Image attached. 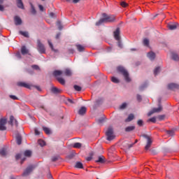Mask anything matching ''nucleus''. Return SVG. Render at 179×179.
<instances>
[{"mask_svg": "<svg viewBox=\"0 0 179 179\" xmlns=\"http://www.w3.org/2000/svg\"><path fill=\"white\" fill-rule=\"evenodd\" d=\"M102 16L103 18H101L98 22H96V26H100V24H103V23H108L115 20V16L114 15H108L106 13H103Z\"/></svg>", "mask_w": 179, "mask_h": 179, "instance_id": "1", "label": "nucleus"}, {"mask_svg": "<svg viewBox=\"0 0 179 179\" xmlns=\"http://www.w3.org/2000/svg\"><path fill=\"white\" fill-rule=\"evenodd\" d=\"M117 71H118V72L122 73V75H123L126 82H130L131 81V78H129V73H128V71L124 67L118 66L117 67Z\"/></svg>", "mask_w": 179, "mask_h": 179, "instance_id": "2", "label": "nucleus"}, {"mask_svg": "<svg viewBox=\"0 0 179 179\" xmlns=\"http://www.w3.org/2000/svg\"><path fill=\"white\" fill-rule=\"evenodd\" d=\"M107 141H113L115 136H114V129L113 127H109L106 132Z\"/></svg>", "mask_w": 179, "mask_h": 179, "instance_id": "3", "label": "nucleus"}, {"mask_svg": "<svg viewBox=\"0 0 179 179\" xmlns=\"http://www.w3.org/2000/svg\"><path fill=\"white\" fill-rule=\"evenodd\" d=\"M38 44V51L40 52V54H45V47H44V45L41 43V41L40 40L37 41Z\"/></svg>", "mask_w": 179, "mask_h": 179, "instance_id": "4", "label": "nucleus"}, {"mask_svg": "<svg viewBox=\"0 0 179 179\" xmlns=\"http://www.w3.org/2000/svg\"><path fill=\"white\" fill-rule=\"evenodd\" d=\"M162 111H163V107L159 104L158 108H152V110L148 113V115L150 117V115L155 114V113H160Z\"/></svg>", "mask_w": 179, "mask_h": 179, "instance_id": "5", "label": "nucleus"}, {"mask_svg": "<svg viewBox=\"0 0 179 179\" xmlns=\"http://www.w3.org/2000/svg\"><path fill=\"white\" fill-rule=\"evenodd\" d=\"M121 31L120 28H117L116 30L113 32L114 38L116 41H120L121 40V36H120Z\"/></svg>", "mask_w": 179, "mask_h": 179, "instance_id": "6", "label": "nucleus"}, {"mask_svg": "<svg viewBox=\"0 0 179 179\" xmlns=\"http://www.w3.org/2000/svg\"><path fill=\"white\" fill-rule=\"evenodd\" d=\"M6 119L1 118L0 119V131H6Z\"/></svg>", "mask_w": 179, "mask_h": 179, "instance_id": "7", "label": "nucleus"}, {"mask_svg": "<svg viewBox=\"0 0 179 179\" xmlns=\"http://www.w3.org/2000/svg\"><path fill=\"white\" fill-rule=\"evenodd\" d=\"M33 170H34V166H28L26 169H25V171H24V173H22V176H24V177H26V176H29V174H30V173H31V171H33Z\"/></svg>", "mask_w": 179, "mask_h": 179, "instance_id": "8", "label": "nucleus"}, {"mask_svg": "<svg viewBox=\"0 0 179 179\" xmlns=\"http://www.w3.org/2000/svg\"><path fill=\"white\" fill-rule=\"evenodd\" d=\"M168 89H169V90H178L179 89V85L176 83H170L168 85Z\"/></svg>", "mask_w": 179, "mask_h": 179, "instance_id": "9", "label": "nucleus"}, {"mask_svg": "<svg viewBox=\"0 0 179 179\" xmlns=\"http://www.w3.org/2000/svg\"><path fill=\"white\" fill-rule=\"evenodd\" d=\"M147 138V144L145 147V150H149V149L150 148V146H152V142H153L152 141V138H150V137L149 136H146Z\"/></svg>", "mask_w": 179, "mask_h": 179, "instance_id": "10", "label": "nucleus"}, {"mask_svg": "<svg viewBox=\"0 0 179 179\" xmlns=\"http://www.w3.org/2000/svg\"><path fill=\"white\" fill-rule=\"evenodd\" d=\"M178 27H179V24L177 22L168 24V28L169 29V30H176V29Z\"/></svg>", "mask_w": 179, "mask_h": 179, "instance_id": "11", "label": "nucleus"}, {"mask_svg": "<svg viewBox=\"0 0 179 179\" xmlns=\"http://www.w3.org/2000/svg\"><path fill=\"white\" fill-rule=\"evenodd\" d=\"M15 139L17 145H22V136L18 132L15 134Z\"/></svg>", "mask_w": 179, "mask_h": 179, "instance_id": "12", "label": "nucleus"}, {"mask_svg": "<svg viewBox=\"0 0 179 179\" xmlns=\"http://www.w3.org/2000/svg\"><path fill=\"white\" fill-rule=\"evenodd\" d=\"M134 145H135V143L129 144V143H128V142H127V141H124V142L122 143V146H123V148H125L126 150L131 149V148H132Z\"/></svg>", "mask_w": 179, "mask_h": 179, "instance_id": "13", "label": "nucleus"}, {"mask_svg": "<svg viewBox=\"0 0 179 179\" xmlns=\"http://www.w3.org/2000/svg\"><path fill=\"white\" fill-rule=\"evenodd\" d=\"M17 85L20 87H26V89H30V85L23 83V82H19L17 83Z\"/></svg>", "mask_w": 179, "mask_h": 179, "instance_id": "14", "label": "nucleus"}, {"mask_svg": "<svg viewBox=\"0 0 179 179\" xmlns=\"http://www.w3.org/2000/svg\"><path fill=\"white\" fill-rule=\"evenodd\" d=\"M14 22H15V24L16 26H19V25L22 24V19L19 16H15L14 17Z\"/></svg>", "mask_w": 179, "mask_h": 179, "instance_id": "15", "label": "nucleus"}, {"mask_svg": "<svg viewBox=\"0 0 179 179\" xmlns=\"http://www.w3.org/2000/svg\"><path fill=\"white\" fill-rule=\"evenodd\" d=\"M96 163H100L101 164H103L106 163V158L104 156H99L98 159L96 160Z\"/></svg>", "mask_w": 179, "mask_h": 179, "instance_id": "16", "label": "nucleus"}, {"mask_svg": "<svg viewBox=\"0 0 179 179\" xmlns=\"http://www.w3.org/2000/svg\"><path fill=\"white\" fill-rule=\"evenodd\" d=\"M147 57L150 59L151 61H153L155 58H156V54L153 52H150L148 53Z\"/></svg>", "mask_w": 179, "mask_h": 179, "instance_id": "17", "label": "nucleus"}, {"mask_svg": "<svg viewBox=\"0 0 179 179\" xmlns=\"http://www.w3.org/2000/svg\"><path fill=\"white\" fill-rule=\"evenodd\" d=\"M15 121V124L16 125V127H17V120H16L15 119V117H13V115H11L10 117V120L8 122V124H10V125H13V122Z\"/></svg>", "mask_w": 179, "mask_h": 179, "instance_id": "18", "label": "nucleus"}, {"mask_svg": "<svg viewBox=\"0 0 179 179\" xmlns=\"http://www.w3.org/2000/svg\"><path fill=\"white\" fill-rule=\"evenodd\" d=\"M135 115L132 113L129 114L127 118L124 120L126 122H131L133 120H134Z\"/></svg>", "mask_w": 179, "mask_h": 179, "instance_id": "19", "label": "nucleus"}, {"mask_svg": "<svg viewBox=\"0 0 179 179\" xmlns=\"http://www.w3.org/2000/svg\"><path fill=\"white\" fill-rule=\"evenodd\" d=\"M21 54L22 55H26L27 54H29V50H27L26 46H22L21 48Z\"/></svg>", "mask_w": 179, "mask_h": 179, "instance_id": "20", "label": "nucleus"}, {"mask_svg": "<svg viewBox=\"0 0 179 179\" xmlns=\"http://www.w3.org/2000/svg\"><path fill=\"white\" fill-rule=\"evenodd\" d=\"M78 114L80 115H85V114H86V107H81L80 109L78 110Z\"/></svg>", "mask_w": 179, "mask_h": 179, "instance_id": "21", "label": "nucleus"}, {"mask_svg": "<svg viewBox=\"0 0 179 179\" xmlns=\"http://www.w3.org/2000/svg\"><path fill=\"white\" fill-rule=\"evenodd\" d=\"M17 6L20 9H24V6L23 5V1L22 0H17Z\"/></svg>", "mask_w": 179, "mask_h": 179, "instance_id": "22", "label": "nucleus"}, {"mask_svg": "<svg viewBox=\"0 0 179 179\" xmlns=\"http://www.w3.org/2000/svg\"><path fill=\"white\" fill-rule=\"evenodd\" d=\"M51 92H52V93H54L55 94H58L60 93L62 91H61V90H59V89H58V88H57V87H52L51 88Z\"/></svg>", "mask_w": 179, "mask_h": 179, "instance_id": "23", "label": "nucleus"}, {"mask_svg": "<svg viewBox=\"0 0 179 179\" xmlns=\"http://www.w3.org/2000/svg\"><path fill=\"white\" fill-rule=\"evenodd\" d=\"M62 73H64V71L59 70H55V71H53V76H55V78H57V76H61Z\"/></svg>", "mask_w": 179, "mask_h": 179, "instance_id": "24", "label": "nucleus"}, {"mask_svg": "<svg viewBox=\"0 0 179 179\" xmlns=\"http://www.w3.org/2000/svg\"><path fill=\"white\" fill-rule=\"evenodd\" d=\"M76 47L79 52H83L85 51V46L82 45H76Z\"/></svg>", "mask_w": 179, "mask_h": 179, "instance_id": "25", "label": "nucleus"}, {"mask_svg": "<svg viewBox=\"0 0 179 179\" xmlns=\"http://www.w3.org/2000/svg\"><path fill=\"white\" fill-rule=\"evenodd\" d=\"M171 58H172V59H173V61H179L178 55L176 52L171 53Z\"/></svg>", "mask_w": 179, "mask_h": 179, "instance_id": "26", "label": "nucleus"}, {"mask_svg": "<svg viewBox=\"0 0 179 179\" xmlns=\"http://www.w3.org/2000/svg\"><path fill=\"white\" fill-rule=\"evenodd\" d=\"M63 73H64L65 76H72V71H71V70L69 69H66L65 71H64Z\"/></svg>", "mask_w": 179, "mask_h": 179, "instance_id": "27", "label": "nucleus"}, {"mask_svg": "<svg viewBox=\"0 0 179 179\" xmlns=\"http://www.w3.org/2000/svg\"><path fill=\"white\" fill-rule=\"evenodd\" d=\"M135 129V126H129L125 128L126 132H131V131H134Z\"/></svg>", "mask_w": 179, "mask_h": 179, "instance_id": "28", "label": "nucleus"}, {"mask_svg": "<svg viewBox=\"0 0 179 179\" xmlns=\"http://www.w3.org/2000/svg\"><path fill=\"white\" fill-rule=\"evenodd\" d=\"M48 43L52 51H54L55 52H58L57 50L54 49V45H52V43H51V41L48 40Z\"/></svg>", "mask_w": 179, "mask_h": 179, "instance_id": "29", "label": "nucleus"}, {"mask_svg": "<svg viewBox=\"0 0 179 179\" xmlns=\"http://www.w3.org/2000/svg\"><path fill=\"white\" fill-rule=\"evenodd\" d=\"M76 102L77 101L76 100L69 99L66 101V104H69L70 106H71V104H76Z\"/></svg>", "mask_w": 179, "mask_h": 179, "instance_id": "30", "label": "nucleus"}, {"mask_svg": "<svg viewBox=\"0 0 179 179\" xmlns=\"http://www.w3.org/2000/svg\"><path fill=\"white\" fill-rule=\"evenodd\" d=\"M76 169H83V164L81 162H76L75 165Z\"/></svg>", "mask_w": 179, "mask_h": 179, "instance_id": "31", "label": "nucleus"}, {"mask_svg": "<svg viewBox=\"0 0 179 179\" xmlns=\"http://www.w3.org/2000/svg\"><path fill=\"white\" fill-rule=\"evenodd\" d=\"M19 33L21 34V36H23L24 37H27V38H29V32L20 31Z\"/></svg>", "mask_w": 179, "mask_h": 179, "instance_id": "32", "label": "nucleus"}, {"mask_svg": "<svg viewBox=\"0 0 179 179\" xmlns=\"http://www.w3.org/2000/svg\"><path fill=\"white\" fill-rule=\"evenodd\" d=\"M30 5H31V13H32V15H36L37 11H36V8H34V6H33V3H30Z\"/></svg>", "mask_w": 179, "mask_h": 179, "instance_id": "33", "label": "nucleus"}, {"mask_svg": "<svg viewBox=\"0 0 179 179\" xmlns=\"http://www.w3.org/2000/svg\"><path fill=\"white\" fill-rule=\"evenodd\" d=\"M0 155L1 156H6L8 155V152H6V150L5 148H2L0 150Z\"/></svg>", "mask_w": 179, "mask_h": 179, "instance_id": "34", "label": "nucleus"}, {"mask_svg": "<svg viewBox=\"0 0 179 179\" xmlns=\"http://www.w3.org/2000/svg\"><path fill=\"white\" fill-rule=\"evenodd\" d=\"M24 155L25 157H30L31 156V150H26L24 152Z\"/></svg>", "mask_w": 179, "mask_h": 179, "instance_id": "35", "label": "nucleus"}, {"mask_svg": "<svg viewBox=\"0 0 179 179\" xmlns=\"http://www.w3.org/2000/svg\"><path fill=\"white\" fill-rule=\"evenodd\" d=\"M43 129L47 135H50V134H51V130H50V129H48V127H43Z\"/></svg>", "mask_w": 179, "mask_h": 179, "instance_id": "36", "label": "nucleus"}, {"mask_svg": "<svg viewBox=\"0 0 179 179\" xmlns=\"http://www.w3.org/2000/svg\"><path fill=\"white\" fill-rule=\"evenodd\" d=\"M73 148H75L76 149H79L80 148H82V143H76L73 144Z\"/></svg>", "mask_w": 179, "mask_h": 179, "instance_id": "37", "label": "nucleus"}, {"mask_svg": "<svg viewBox=\"0 0 179 179\" xmlns=\"http://www.w3.org/2000/svg\"><path fill=\"white\" fill-rule=\"evenodd\" d=\"M57 81L59 82V83H60L61 85H65V80L62 78H57Z\"/></svg>", "mask_w": 179, "mask_h": 179, "instance_id": "38", "label": "nucleus"}, {"mask_svg": "<svg viewBox=\"0 0 179 179\" xmlns=\"http://www.w3.org/2000/svg\"><path fill=\"white\" fill-rule=\"evenodd\" d=\"M143 45H145V47H149V39L144 38L143 41Z\"/></svg>", "mask_w": 179, "mask_h": 179, "instance_id": "39", "label": "nucleus"}, {"mask_svg": "<svg viewBox=\"0 0 179 179\" xmlns=\"http://www.w3.org/2000/svg\"><path fill=\"white\" fill-rule=\"evenodd\" d=\"M38 145H40V146L43 147V146H45V141H44L43 140H38Z\"/></svg>", "mask_w": 179, "mask_h": 179, "instance_id": "40", "label": "nucleus"}, {"mask_svg": "<svg viewBox=\"0 0 179 179\" xmlns=\"http://www.w3.org/2000/svg\"><path fill=\"white\" fill-rule=\"evenodd\" d=\"M174 132H176V129L166 131V133L168 134V135H170V136H173V135H174Z\"/></svg>", "mask_w": 179, "mask_h": 179, "instance_id": "41", "label": "nucleus"}, {"mask_svg": "<svg viewBox=\"0 0 179 179\" xmlns=\"http://www.w3.org/2000/svg\"><path fill=\"white\" fill-rule=\"evenodd\" d=\"M111 80L113 83H120V80L115 77H112Z\"/></svg>", "mask_w": 179, "mask_h": 179, "instance_id": "42", "label": "nucleus"}, {"mask_svg": "<svg viewBox=\"0 0 179 179\" xmlns=\"http://www.w3.org/2000/svg\"><path fill=\"white\" fill-rule=\"evenodd\" d=\"M127 103H123L122 105L120 106V110H124V108H127Z\"/></svg>", "mask_w": 179, "mask_h": 179, "instance_id": "43", "label": "nucleus"}, {"mask_svg": "<svg viewBox=\"0 0 179 179\" xmlns=\"http://www.w3.org/2000/svg\"><path fill=\"white\" fill-rule=\"evenodd\" d=\"M137 125H138V127H143V120H138L137 121Z\"/></svg>", "mask_w": 179, "mask_h": 179, "instance_id": "44", "label": "nucleus"}, {"mask_svg": "<svg viewBox=\"0 0 179 179\" xmlns=\"http://www.w3.org/2000/svg\"><path fill=\"white\" fill-rule=\"evenodd\" d=\"M74 89L76 92H80V90H82V87L78 85H74Z\"/></svg>", "mask_w": 179, "mask_h": 179, "instance_id": "45", "label": "nucleus"}, {"mask_svg": "<svg viewBox=\"0 0 179 179\" xmlns=\"http://www.w3.org/2000/svg\"><path fill=\"white\" fill-rule=\"evenodd\" d=\"M120 6L122 8H127V6H128V3H127L125 1H122L120 2Z\"/></svg>", "mask_w": 179, "mask_h": 179, "instance_id": "46", "label": "nucleus"}, {"mask_svg": "<svg viewBox=\"0 0 179 179\" xmlns=\"http://www.w3.org/2000/svg\"><path fill=\"white\" fill-rule=\"evenodd\" d=\"M159 72H160V67L155 68V69L154 70V74L157 75Z\"/></svg>", "mask_w": 179, "mask_h": 179, "instance_id": "47", "label": "nucleus"}, {"mask_svg": "<svg viewBox=\"0 0 179 179\" xmlns=\"http://www.w3.org/2000/svg\"><path fill=\"white\" fill-rule=\"evenodd\" d=\"M148 122H153L154 124L156 122V117H151L150 118Z\"/></svg>", "mask_w": 179, "mask_h": 179, "instance_id": "48", "label": "nucleus"}, {"mask_svg": "<svg viewBox=\"0 0 179 179\" xmlns=\"http://www.w3.org/2000/svg\"><path fill=\"white\" fill-rule=\"evenodd\" d=\"M98 124H103L104 122V117H100L99 119L97 120Z\"/></svg>", "mask_w": 179, "mask_h": 179, "instance_id": "49", "label": "nucleus"}, {"mask_svg": "<svg viewBox=\"0 0 179 179\" xmlns=\"http://www.w3.org/2000/svg\"><path fill=\"white\" fill-rule=\"evenodd\" d=\"M117 45L119 48H122V43H121V39L117 41Z\"/></svg>", "mask_w": 179, "mask_h": 179, "instance_id": "50", "label": "nucleus"}, {"mask_svg": "<svg viewBox=\"0 0 179 179\" xmlns=\"http://www.w3.org/2000/svg\"><path fill=\"white\" fill-rule=\"evenodd\" d=\"M57 24L59 30H62V25H61V21H57Z\"/></svg>", "mask_w": 179, "mask_h": 179, "instance_id": "51", "label": "nucleus"}, {"mask_svg": "<svg viewBox=\"0 0 179 179\" xmlns=\"http://www.w3.org/2000/svg\"><path fill=\"white\" fill-rule=\"evenodd\" d=\"M164 115H161L158 116L159 120L162 121V120H164Z\"/></svg>", "mask_w": 179, "mask_h": 179, "instance_id": "52", "label": "nucleus"}, {"mask_svg": "<svg viewBox=\"0 0 179 179\" xmlns=\"http://www.w3.org/2000/svg\"><path fill=\"white\" fill-rule=\"evenodd\" d=\"M31 68H33V69H36V71H38V69H40V67H38V66L37 65H32Z\"/></svg>", "mask_w": 179, "mask_h": 179, "instance_id": "53", "label": "nucleus"}, {"mask_svg": "<svg viewBox=\"0 0 179 179\" xmlns=\"http://www.w3.org/2000/svg\"><path fill=\"white\" fill-rule=\"evenodd\" d=\"M20 157H22V155L21 154H17L15 155L16 160H19V159H20Z\"/></svg>", "mask_w": 179, "mask_h": 179, "instance_id": "54", "label": "nucleus"}, {"mask_svg": "<svg viewBox=\"0 0 179 179\" xmlns=\"http://www.w3.org/2000/svg\"><path fill=\"white\" fill-rule=\"evenodd\" d=\"M10 99H12L13 100H17V98L15 95H10Z\"/></svg>", "mask_w": 179, "mask_h": 179, "instance_id": "55", "label": "nucleus"}, {"mask_svg": "<svg viewBox=\"0 0 179 179\" xmlns=\"http://www.w3.org/2000/svg\"><path fill=\"white\" fill-rule=\"evenodd\" d=\"M49 15L50 17H57V15L54 13H50Z\"/></svg>", "mask_w": 179, "mask_h": 179, "instance_id": "56", "label": "nucleus"}, {"mask_svg": "<svg viewBox=\"0 0 179 179\" xmlns=\"http://www.w3.org/2000/svg\"><path fill=\"white\" fill-rule=\"evenodd\" d=\"M16 57L17 58H22V55H20V52H18L16 53Z\"/></svg>", "mask_w": 179, "mask_h": 179, "instance_id": "57", "label": "nucleus"}, {"mask_svg": "<svg viewBox=\"0 0 179 179\" xmlns=\"http://www.w3.org/2000/svg\"><path fill=\"white\" fill-rule=\"evenodd\" d=\"M47 177H48V178H49V179H52V175H51L50 173H49L47 174Z\"/></svg>", "mask_w": 179, "mask_h": 179, "instance_id": "58", "label": "nucleus"}, {"mask_svg": "<svg viewBox=\"0 0 179 179\" xmlns=\"http://www.w3.org/2000/svg\"><path fill=\"white\" fill-rule=\"evenodd\" d=\"M137 100H138V101H141V100H142V96H141V95L138 94V95H137Z\"/></svg>", "mask_w": 179, "mask_h": 179, "instance_id": "59", "label": "nucleus"}, {"mask_svg": "<svg viewBox=\"0 0 179 179\" xmlns=\"http://www.w3.org/2000/svg\"><path fill=\"white\" fill-rule=\"evenodd\" d=\"M57 160H58V157H53L52 158V161H53V162H57Z\"/></svg>", "mask_w": 179, "mask_h": 179, "instance_id": "60", "label": "nucleus"}, {"mask_svg": "<svg viewBox=\"0 0 179 179\" xmlns=\"http://www.w3.org/2000/svg\"><path fill=\"white\" fill-rule=\"evenodd\" d=\"M38 8H39V9H40V10H41V12H43V11L44 10V7H43L41 5H39V6H38Z\"/></svg>", "mask_w": 179, "mask_h": 179, "instance_id": "61", "label": "nucleus"}, {"mask_svg": "<svg viewBox=\"0 0 179 179\" xmlns=\"http://www.w3.org/2000/svg\"><path fill=\"white\" fill-rule=\"evenodd\" d=\"M35 135H40V131L37 129H35Z\"/></svg>", "mask_w": 179, "mask_h": 179, "instance_id": "62", "label": "nucleus"}, {"mask_svg": "<svg viewBox=\"0 0 179 179\" xmlns=\"http://www.w3.org/2000/svg\"><path fill=\"white\" fill-rule=\"evenodd\" d=\"M90 160H92V157H88L86 158L87 162H90Z\"/></svg>", "mask_w": 179, "mask_h": 179, "instance_id": "63", "label": "nucleus"}, {"mask_svg": "<svg viewBox=\"0 0 179 179\" xmlns=\"http://www.w3.org/2000/svg\"><path fill=\"white\" fill-rule=\"evenodd\" d=\"M0 10H1V12H3V6L0 5Z\"/></svg>", "mask_w": 179, "mask_h": 179, "instance_id": "64", "label": "nucleus"}]
</instances>
